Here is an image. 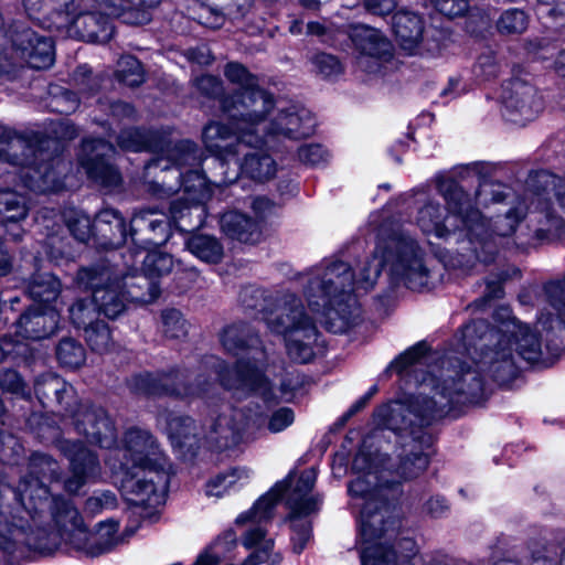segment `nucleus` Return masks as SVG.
Listing matches in <instances>:
<instances>
[{
	"mask_svg": "<svg viewBox=\"0 0 565 565\" xmlns=\"http://www.w3.org/2000/svg\"><path fill=\"white\" fill-rule=\"evenodd\" d=\"M94 230L98 231L105 242V248H115L126 238V225L122 216L114 209L102 210L94 221Z\"/></svg>",
	"mask_w": 565,
	"mask_h": 565,
	"instance_id": "obj_27",
	"label": "nucleus"
},
{
	"mask_svg": "<svg viewBox=\"0 0 565 565\" xmlns=\"http://www.w3.org/2000/svg\"><path fill=\"white\" fill-rule=\"evenodd\" d=\"M393 31L401 47L408 54H414L422 40V18L408 11H398L393 15Z\"/></svg>",
	"mask_w": 565,
	"mask_h": 565,
	"instance_id": "obj_26",
	"label": "nucleus"
},
{
	"mask_svg": "<svg viewBox=\"0 0 565 565\" xmlns=\"http://www.w3.org/2000/svg\"><path fill=\"white\" fill-rule=\"evenodd\" d=\"M313 71L321 75L323 78H337L343 72V66L340 61L327 53H318L311 60Z\"/></svg>",
	"mask_w": 565,
	"mask_h": 565,
	"instance_id": "obj_41",
	"label": "nucleus"
},
{
	"mask_svg": "<svg viewBox=\"0 0 565 565\" xmlns=\"http://www.w3.org/2000/svg\"><path fill=\"white\" fill-rule=\"evenodd\" d=\"M527 26V18L522 10L519 9H509L504 11L499 21H498V30L501 33H521Z\"/></svg>",
	"mask_w": 565,
	"mask_h": 565,
	"instance_id": "obj_42",
	"label": "nucleus"
},
{
	"mask_svg": "<svg viewBox=\"0 0 565 565\" xmlns=\"http://www.w3.org/2000/svg\"><path fill=\"white\" fill-rule=\"evenodd\" d=\"M195 85L207 97H218L223 90L222 82L213 75H203L196 78Z\"/></svg>",
	"mask_w": 565,
	"mask_h": 565,
	"instance_id": "obj_53",
	"label": "nucleus"
},
{
	"mask_svg": "<svg viewBox=\"0 0 565 565\" xmlns=\"http://www.w3.org/2000/svg\"><path fill=\"white\" fill-rule=\"evenodd\" d=\"M162 332L167 338L181 339L188 332L186 321L177 309H167L161 313Z\"/></svg>",
	"mask_w": 565,
	"mask_h": 565,
	"instance_id": "obj_39",
	"label": "nucleus"
},
{
	"mask_svg": "<svg viewBox=\"0 0 565 565\" xmlns=\"http://www.w3.org/2000/svg\"><path fill=\"white\" fill-rule=\"evenodd\" d=\"M87 10L82 9L67 13L77 14L73 23L81 31L82 38L85 41L96 43L108 42L113 36L109 17L102 13L87 12Z\"/></svg>",
	"mask_w": 565,
	"mask_h": 565,
	"instance_id": "obj_24",
	"label": "nucleus"
},
{
	"mask_svg": "<svg viewBox=\"0 0 565 565\" xmlns=\"http://www.w3.org/2000/svg\"><path fill=\"white\" fill-rule=\"evenodd\" d=\"M189 60L200 64L207 65L212 62L213 57L210 49L206 45H200L188 51Z\"/></svg>",
	"mask_w": 565,
	"mask_h": 565,
	"instance_id": "obj_57",
	"label": "nucleus"
},
{
	"mask_svg": "<svg viewBox=\"0 0 565 565\" xmlns=\"http://www.w3.org/2000/svg\"><path fill=\"white\" fill-rule=\"evenodd\" d=\"M253 210L259 218H265L275 212L276 205L267 198H256L253 201Z\"/></svg>",
	"mask_w": 565,
	"mask_h": 565,
	"instance_id": "obj_58",
	"label": "nucleus"
},
{
	"mask_svg": "<svg viewBox=\"0 0 565 565\" xmlns=\"http://www.w3.org/2000/svg\"><path fill=\"white\" fill-rule=\"evenodd\" d=\"M0 214H3L11 222L24 218L26 210L23 199L15 192L0 191Z\"/></svg>",
	"mask_w": 565,
	"mask_h": 565,
	"instance_id": "obj_37",
	"label": "nucleus"
},
{
	"mask_svg": "<svg viewBox=\"0 0 565 565\" xmlns=\"http://www.w3.org/2000/svg\"><path fill=\"white\" fill-rule=\"evenodd\" d=\"M61 447L70 460L72 475L65 481V489L68 492L76 493L86 483L100 480V462L97 456L82 441L65 440Z\"/></svg>",
	"mask_w": 565,
	"mask_h": 565,
	"instance_id": "obj_14",
	"label": "nucleus"
},
{
	"mask_svg": "<svg viewBox=\"0 0 565 565\" xmlns=\"http://www.w3.org/2000/svg\"><path fill=\"white\" fill-rule=\"evenodd\" d=\"M58 362L70 369H77L85 362V350L73 339L62 340L56 348Z\"/></svg>",
	"mask_w": 565,
	"mask_h": 565,
	"instance_id": "obj_34",
	"label": "nucleus"
},
{
	"mask_svg": "<svg viewBox=\"0 0 565 565\" xmlns=\"http://www.w3.org/2000/svg\"><path fill=\"white\" fill-rule=\"evenodd\" d=\"M299 160L309 166H318L327 160L328 152L320 145H305L298 150Z\"/></svg>",
	"mask_w": 565,
	"mask_h": 565,
	"instance_id": "obj_50",
	"label": "nucleus"
},
{
	"mask_svg": "<svg viewBox=\"0 0 565 565\" xmlns=\"http://www.w3.org/2000/svg\"><path fill=\"white\" fill-rule=\"evenodd\" d=\"M0 387L22 397H30L23 379L14 370H0Z\"/></svg>",
	"mask_w": 565,
	"mask_h": 565,
	"instance_id": "obj_44",
	"label": "nucleus"
},
{
	"mask_svg": "<svg viewBox=\"0 0 565 565\" xmlns=\"http://www.w3.org/2000/svg\"><path fill=\"white\" fill-rule=\"evenodd\" d=\"M171 467H128L113 473L120 482L124 498L134 505L156 508L164 503Z\"/></svg>",
	"mask_w": 565,
	"mask_h": 565,
	"instance_id": "obj_10",
	"label": "nucleus"
},
{
	"mask_svg": "<svg viewBox=\"0 0 565 565\" xmlns=\"http://www.w3.org/2000/svg\"><path fill=\"white\" fill-rule=\"evenodd\" d=\"M542 178L545 179V183L553 185L555 191L554 196L562 214H558L555 209L551 206V198L547 191L535 193L531 200L530 211L531 213L537 212L543 214L546 224V226H541L536 230V235L539 237L558 235L563 228L565 217V180H559L550 174H543Z\"/></svg>",
	"mask_w": 565,
	"mask_h": 565,
	"instance_id": "obj_18",
	"label": "nucleus"
},
{
	"mask_svg": "<svg viewBox=\"0 0 565 565\" xmlns=\"http://www.w3.org/2000/svg\"><path fill=\"white\" fill-rule=\"evenodd\" d=\"M502 61L491 50L483 52L473 66V74L480 81L495 78L502 71Z\"/></svg>",
	"mask_w": 565,
	"mask_h": 565,
	"instance_id": "obj_36",
	"label": "nucleus"
},
{
	"mask_svg": "<svg viewBox=\"0 0 565 565\" xmlns=\"http://www.w3.org/2000/svg\"><path fill=\"white\" fill-rule=\"evenodd\" d=\"M73 323L84 328L85 339L93 351L105 353L113 345L110 330L104 321H95V310H90L83 300H78L70 308Z\"/></svg>",
	"mask_w": 565,
	"mask_h": 565,
	"instance_id": "obj_22",
	"label": "nucleus"
},
{
	"mask_svg": "<svg viewBox=\"0 0 565 565\" xmlns=\"http://www.w3.org/2000/svg\"><path fill=\"white\" fill-rule=\"evenodd\" d=\"M22 36H19L17 39V44L21 45L24 41V38L25 40L28 41L29 43V46L28 47H21V53H22V57H25V55L28 54L29 57L32 56V53H33V47H32V43H31V40H32V35H33V32L31 30H26L23 34H21Z\"/></svg>",
	"mask_w": 565,
	"mask_h": 565,
	"instance_id": "obj_63",
	"label": "nucleus"
},
{
	"mask_svg": "<svg viewBox=\"0 0 565 565\" xmlns=\"http://www.w3.org/2000/svg\"><path fill=\"white\" fill-rule=\"evenodd\" d=\"M62 543L64 542L61 527H57V531L38 530V556L54 554Z\"/></svg>",
	"mask_w": 565,
	"mask_h": 565,
	"instance_id": "obj_43",
	"label": "nucleus"
},
{
	"mask_svg": "<svg viewBox=\"0 0 565 565\" xmlns=\"http://www.w3.org/2000/svg\"><path fill=\"white\" fill-rule=\"evenodd\" d=\"M35 317V311L30 307L25 312H23L20 319L17 322V337L21 340L33 341V335L35 333V323L33 318Z\"/></svg>",
	"mask_w": 565,
	"mask_h": 565,
	"instance_id": "obj_51",
	"label": "nucleus"
},
{
	"mask_svg": "<svg viewBox=\"0 0 565 565\" xmlns=\"http://www.w3.org/2000/svg\"><path fill=\"white\" fill-rule=\"evenodd\" d=\"M236 543L234 532H226L218 536L211 545L202 551L193 565H217Z\"/></svg>",
	"mask_w": 565,
	"mask_h": 565,
	"instance_id": "obj_31",
	"label": "nucleus"
},
{
	"mask_svg": "<svg viewBox=\"0 0 565 565\" xmlns=\"http://www.w3.org/2000/svg\"><path fill=\"white\" fill-rule=\"evenodd\" d=\"M119 525L116 521L108 520L99 522L92 534L90 557L99 556L110 552L119 542Z\"/></svg>",
	"mask_w": 565,
	"mask_h": 565,
	"instance_id": "obj_29",
	"label": "nucleus"
},
{
	"mask_svg": "<svg viewBox=\"0 0 565 565\" xmlns=\"http://www.w3.org/2000/svg\"><path fill=\"white\" fill-rule=\"evenodd\" d=\"M377 391L379 388L376 385L371 386L363 396H361L356 402H354L351 405L348 412L343 415V420H348L349 418L358 414L360 411H362L369 404L372 397L377 393Z\"/></svg>",
	"mask_w": 565,
	"mask_h": 565,
	"instance_id": "obj_55",
	"label": "nucleus"
},
{
	"mask_svg": "<svg viewBox=\"0 0 565 565\" xmlns=\"http://www.w3.org/2000/svg\"><path fill=\"white\" fill-rule=\"evenodd\" d=\"M466 92L465 85H462L459 77H450L447 86L440 92V96L447 100L459 97Z\"/></svg>",
	"mask_w": 565,
	"mask_h": 565,
	"instance_id": "obj_56",
	"label": "nucleus"
},
{
	"mask_svg": "<svg viewBox=\"0 0 565 565\" xmlns=\"http://www.w3.org/2000/svg\"><path fill=\"white\" fill-rule=\"evenodd\" d=\"M58 463L49 455L38 454V476L55 479L58 477Z\"/></svg>",
	"mask_w": 565,
	"mask_h": 565,
	"instance_id": "obj_54",
	"label": "nucleus"
},
{
	"mask_svg": "<svg viewBox=\"0 0 565 565\" xmlns=\"http://www.w3.org/2000/svg\"><path fill=\"white\" fill-rule=\"evenodd\" d=\"M243 114L241 140L243 147L269 145L281 138L298 140L311 136L316 119L306 107L287 102H275L268 92H256L235 109Z\"/></svg>",
	"mask_w": 565,
	"mask_h": 565,
	"instance_id": "obj_6",
	"label": "nucleus"
},
{
	"mask_svg": "<svg viewBox=\"0 0 565 565\" xmlns=\"http://www.w3.org/2000/svg\"><path fill=\"white\" fill-rule=\"evenodd\" d=\"M61 291V284L51 274L38 275V319L42 318L47 327L38 333V338H45L52 334L58 324L57 299ZM40 321L38 320V324Z\"/></svg>",
	"mask_w": 565,
	"mask_h": 565,
	"instance_id": "obj_23",
	"label": "nucleus"
},
{
	"mask_svg": "<svg viewBox=\"0 0 565 565\" xmlns=\"http://www.w3.org/2000/svg\"><path fill=\"white\" fill-rule=\"evenodd\" d=\"M224 75L228 82L237 86V90L233 95L221 99L222 110L228 117L227 126H233L244 117L243 114H235L234 109L245 104L256 92L265 90L258 86L256 77L238 63H228L225 66Z\"/></svg>",
	"mask_w": 565,
	"mask_h": 565,
	"instance_id": "obj_19",
	"label": "nucleus"
},
{
	"mask_svg": "<svg viewBox=\"0 0 565 565\" xmlns=\"http://www.w3.org/2000/svg\"><path fill=\"white\" fill-rule=\"evenodd\" d=\"M253 477V471L246 467L232 468L212 478L205 487L209 497L221 498L230 491H235L247 484Z\"/></svg>",
	"mask_w": 565,
	"mask_h": 565,
	"instance_id": "obj_28",
	"label": "nucleus"
},
{
	"mask_svg": "<svg viewBox=\"0 0 565 565\" xmlns=\"http://www.w3.org/2000/svg\"><path fill=\"white\" fill-rule=\"evenodd\" d=\"M370 11L376 14H386L393 11L396 0H365Z\"/></svg>",
	"mask_w": 565,
	"mask_h": 565,
	"instance_id": "obj_60",
	"label": "nucleus"
},
{
	"mask_svg": "<svg viewBox=\"0 0 565 565\" xmlns=\"http://www.w3.org/2000/svg\"><path fill=\"white\" fill-rule=\"evenodd\" d=\"M152 139V134L136 128L122 130L117 138L120 148L130 151L151 149L153 147Z\"/></svg>",
	"mask_w": 565,
	"mask_h": 565,
	"instance_id": "obj_35",
	"label": "nucleus"
},
{
	"mask_svg": "<svg viewBox=\"0 0 565 565\" xmlns=\"http://www.w3.org/2000/svg\"><path fill=\"white\" fill-rule=\"evenodd\" d=\"M221 227L225 235L242 243L255 244L262 237L260 222L237 211L224 213Z\"/></svg>",
	"mask_w": 565,
	"mask_h": 565,
	"instance_id": "obj_25",
	"label": "nucleus"
},
{
	"mask_svg": "<svg viewBox=\"0 0 565 565\" xmlns=\"http://www.w3.org/2000/svg\"><path fill=\"white\" fill-rule=\"evenodd\" d=\"M185 245L191 254L206 263H218L223 257L222 244L211 235H192Z\"/></svg>",
	"mask_w": 565,
	"mask_h": 565,
	"instance_id": "obj_30",
	"label": "nucleus"
},
{
	"mask_svg": "<svg viewBox=\"0 0 565 565\" xmlns=\"http://www.w3.org/2000/svg\"><path fill=\"white\" fill-rule=\"evenodd\" d=\"M117 504L115 493L103 491L89 497L85 503V510L90 514H98L104 510L113 509Z\"/></svg>",
	"mask_w": 565,
	"mask_h": 565,
	"instance_id": "obj_45",
	"label": "nucleus"
},
{
	"mask_svg": "<svg viewBox=\"0 0 565 565\" xmlns=\"http://www.w3.org/2000/svg\"><path fill=\"white\" fill-rule=\"evenodd\" d=\"M435 8L449 18L463 14L468 10V0H431Z\"/></svg>",
	"mask_w": 565,
	"mask_h": 565,
	"instance_id": "obj_52",
	"label": "nucleus"
},
{
	"mask_svg": "<svg viewBox=\"0 0 565 565\" xmlns=\"http://www.w3.org/2000/svg\"><path fill=\"white\" fill-rule=\"evenodd\" d=\"M425 509L431 516L438 518L448 510V504L444 498L434 497L426 502Z\"/></svg>",
	"mask_w": 565,
	"mask_h": 565,
	"instance_id": "obj_59",
	"label": "nucleus"
},
{
	"mask_svg": "<svg viewBox=\"0 0 565 565\" xmlns=\"http://www.w3.org/2000/svg\"><path fill=\"white\" fill-rule=\"evenodd\" d=\"M110 113L118 118H132L135 109L131 105L122 102H116L110 105Z\"/></svg>",
	"mask_w": 565,
	"mask_h": 565,
	"instance_id": "obj_61",
	"label": "nucleus"
},
{
	"mask_svg": "<svg viewBox=\"0 0 565 565\" xmlns=\"http://www.w3.org/2000/svg\"><path fill=\"white\" fill-rule=\"evenodd\" d=\"M18 500L21 505L28 511L31 518H33V513L35 510V504L33 502V492L28 487L24 489H20L18 493Z\"/></svg>",
	"mask_w": 565,
	"mask_h": 565,
	"instance_id": "obj_62",
	"label": "nucleus"
},
{
	"mask_svg": "<svg viewBox=\"0 0 565 565\" xmlns=\"http://www.w3.org/2000/svg\"><path fill=\"white\" fill-rule=\"evenodd\" d=\"M114 151L109 141L89 139L83 142L79 158L81 166L85 169L88 178L109 189L117 188L121 181L117 169L106 161V157Z\"/></svg>",
	"mask_w": 565,
	"mask_h": 565,
	"instance_id": "obj_15",
	"label": "nucleus"
},
{
	"mask_svg": "<svg viewBox=\"0 0 565 565\" xmlns=\"http://www.w3.org/2000/svg\"><path fill=\"white\" fill-rule=\"evenodd\" d=\"M21 451L18 440L10 434H0V460L4 463H15Z\"/></svg>",
	"mask_w": 565,
	"mask_h": 565,
	"instance_id": "obj_47",
	"label": "nucleus"
},
{
	"mask_svg": "<svg viewBox=\"0 0 565 565\" xmlns=\"http://www.w3.org/2000/svg\"><path fill=\"white\" fill-rule=\"evenodd\" d=\"M565 326H463L457 334L458 345L476 364V370L441 359L419 382L417 395L393 401L377 407L373 420L379 427L396 435L394 459L386 458L374 448L373 437L363 439L354 456L352 470L355 478L348 492L351 507L358 513L362 565H441L418 557V546L411 537H398L388 545L385 536L397 523L393 516L386 491L390 486L419 477L429 465L434 437L428 426L460 405L479 404L483 394L480 373L500 384L512 380L519 361L536 363L542 356V335L561 332Z\"/></svg>",
	"mask_w": 565,
	"mask_h": 565,
	"instance_id": "obj_1",
	"label": "nucleus"
},
{
	"mask_svg": "<svg viewBox=\"0 0 565 565\" xmlns=\"http://www.w3.org/2000/svg\"><path fill=\"white\" fill-rule=\"evenodd\" d=\"M135 284L130 274L122 278V284L118 279L113 280L111 270L105 265L82 268L76 276L77 287L92 291V301L82 300L90 310L99 311L110 319L124 312L128 300L138 302L129 295L130 290L141 291Z\"/></svg>",
	"mask_w": 565,
	"mask_h": 565,
	"instance_id": "obj_9",
	"label": "nucleus"
},
{
	"mask_svg": "<svg viewBox=\"0 0 565 565\" xmlns=\"http://www.w3.org/2000/svg\"><path fill=\"white\" fill-rule=\"evenodd\" d=\"M106 7L110 8V14H118V12L126 8V0H99ZM97 0H71L65 2L66 12H75L76 10L93 8Z\"/></svg>",
	"mask_w": 565,
	"mask_h": 565,
	"instance_id": "obj_48",
	"label": "nucleus"
},
{
	"mask_svg": "<svg viewBox=\"0 0 565 565\" xmlns=\"http://www.w3.org/2000/svg\"><path fill=\"white\" fill-rule=\"evenodd\" d=\"M509 193L510 192L507 186L495 182L481 183L478 190L476 191L473 198L466 192V195L470 199L471 210L473 212H478L482 221L486 223L488 233L484 234V237H487L488 239L497 236V223L500 218L502 220V222L501 224H499V226H504L508 223V221L504 220L507 214H511L513 218L518 220L516 227L525 216V207L523 206L522 203L518 204L516 206L510 207L502 215H497L494 220H487L482 215L480 211L481 209H489L494 204L502 203L509 196Z\"/></svg>",
	"mask_w": 565,
	"mask_h": 565,
	"instance_id": "obj_16",
	"label": "nucleus"
},
{
	"mask_svg": "<svg viewBox=\"0 0 565 565\" xmlns=\"http://www.w3.org/2000/svg\"><path fill=\"white\" fill-rule=\"evenodd\" d=\"M64 218L68 231L77 241L86 242L89 239L94 224H92L88 215L72 210L65 214Z\"/></svg>",
	"mask_w": 565,
	"mask_h": 565,
	"instance_id": "obj_38",
	"label": "nucleus"
},
{
	"mask_svg": "<svg viewBox=\"0 0 565 565\" xmlns=\"http://www.w3.org/2000/svg\"><path fill=\"white\" fill-rule=\"evenodd\" d=\"M202 140L206 150L214 156L213 161L223 170V177L220 180H207L199 171L183 173V166H194L198 160L196 146L190 140H182L168 150L167 160L177 166L170 173L177 179L182 178V195L171 203L170 217L156 209H146L131 218L134 232L148 228L153 233V237L149 238L153 245H160L169 238L172 225L189 232L203 224V203L211 198V184L232 183L241 172L263 182L277 172L275 160L264 151L269 145L243 147L238 125L212 121L204 127Z\"/></svg>",
	"mask_w": 565,
	"mask_h": 565,
	"instance_id": "obj_3",
	"label": "nucleus"
},
{
	"mask_svg": "<svg viewBox=\"0 0 565 565\" xmlns=\"http://www.w3.org/2000/svg\"><path fill=\"white\" fill-rule=\"evenodd\" d=\"M224 349L228 352L237 354L239 351L247 349L252 353L248 360H239L234 370L228 371L223 363L216 358H209L206 364L211 365L213 374L217 376L222 385L243 395L249 392L259 394L265 401L282 398L285 393L281 392L277 396L263 374V366L266 360L265 352L258 348L260 343L257 337L250 334V329L245 323H236L224 329L221 338Z\"/></svg>",
	"mask_w": 565,
	"mask_h": 565,
	"instance_id": "obj_8",
	"label": "nucleus"
},
{
	"mask_svg": "<svg viewBox=\"0 0 565 565\" xmlns=\"http://www.w3.org/2000/svg\"><path fill=\"white\" fill-rule=\"evenodd\" d=\"M185 375L180 372L171 374L153 375L141 373L131 377L128 382L130 390L137 394L159 395L171 394L182 397H209L212 383L207 379H196L195 385H184Z\"/></svg>",
	"mask_w": 565,
	"mask_h": 565,
	"instance_id": "obj_11",
	"label": "nucleus"
},
{
	"mask_svg": "<svg viewBox=\"0 0 565 565\" xmlns=\"http://www.w3.org/2000/svg\"><path fill=\"white\" fill-rule=\"evenodd\" d=\"M141 254V250L131 252L130 256L134 259V266L139 263L137 258L140 257ZM140 263L142 265V274L130 275V277L136 282L135 285L138 289L147 288V292L130 290L129 295L134 300L140 303H147L154 301L160 294L159 286L151 279L169 274L173 268L174 262L171 255L153 249L148 250Z\"/></svg>",
	"mask_w": 565,
	"mask_h": 565,
	"instance_id": "obj_12",
	"label": "nucleus"
},
{
	"mask_svg": "<svg viewBox=\"0 0 565 565\" xmlns=\"http://www.w3.org/2000/svg\"><path fill=\"white\" fill-rule=\"evenodd\" d=\"M11 268V262L7 254V252L3 250L2 244L0 243V276H4L10 271Z\"/></svg>",
	"mask_w": 565,
	"mask_h": 565,
	"instance_id": "obj_64",
	"label": "nucleus"
},
{
	"mask_svg": "<svg viewBox=\"0 0 565 565\" xmlns=\"http://www.w3.org/2000/svg\"><path fill=\"white\" fill-rule=\"evenodd\" d=\"M295 420V414L289 407H280L271 413L268 418L267 429L273 434H278L288 428Z\"/></svg>",
	"mask_w": 565,
	"mask_h": 565,
	"instance_id": "obj_46",
	"label": "nucleus"
},
{
	"mask_svg": "<svg viewBox=\"0 0 565 565\" xmlns=\"http://www.w3.org/2000/svg\"><path fill=\"white\" fill-rule=\"evenodd\" d=\"M62 166L63 162L60 158H54L49 163L38 166V173H41V180H38V191L56 192L64 188Z\"/></svg>",
	"mask_w": 565,
	"mask_h": 565,
	"instance_id": "obj_32",
	"label": "nucleus"
},
{
	"mask_svg": "<svg viewBox=\"0 0 565 565\" xmlns=\"http://www.w3.org/2000/svg\"><path fill=\"white\" fill-rule=\"evenodd\" d=\"M355 45L360 51L358 66L366 73L380 71L381 63L392 56V45L383 34L372 28L363 26L355 34Z\"/></svg>",
	"mask_w": 565,
	"mask_h": 565,
	"instance_id": "obj_20",
	"label": "nucleus"
},
{
	"mask_svg": "<svg viewBox=\"0 0 565 565\" xmlns=\"http://www.w3.org/2000/svg\"><path fill=\"white\" fill-rule=\"evenodd\" d=\"M53 519L55 525L62 530L65 546L70 551L90 557V530L74 504L67 500H56Z\"/></svg>",
	"mask_w": 565,
	"mask_h": 565,
	"instance_id": "obj_13",
	"label": "nucleus"
},
{
	"mask_svg": "<svg viewBox=\"0 0 565 565\" xmlns=\"http://www.w3.org/2000/svg\"><path fill=\"white\" fill-rule=\"evenodd\" d=\"M427 352V347L424 342H419L399 354L391 364L387 370L397 374H403L415 365Z\"/></svg>",
	"mask_w": 565,
	"mask_h": 565,
	"instance_id": "obj_40",
	"label": "nucleus"
},
{
	"mask_svg": "<svg viewBox=\"0 0 565 565\" xmlns=\"http://www.w3.org/2000/svg\"><path fill=\"white\" fill-rule=\"evenodd\" d=\"M502 103L510 121L524 125L533 120L543 109V102L536 89L520 79L510 82L502 93Z\"/></svg>",
	"mask_w": 565,
	"mask_h": 565,
	"instance_id": "obj_17",
	"label": "nucleus"
},
{
	"mask_svg": "<svg viewBox=\"0 0 565 565\" xmlns=\"http://www.w3.org/2000/svg\"><path fill=\"white\" fill-rule=\"evenodd\" d=\"M116 76L119 82L135 87L145 81L143 70L139 61L130 55L121 56L118 61Z\"/></svg>",
	"mask_w": 565,
	"mask_h": 565,
	"instance_id": "obj_33",
	"label": "nucleus"
},
{
	"mask_svg": "<svg viewBox=\"0 0 565 565\" xmlns=\"http://www.w3.org/2000/svg\"><path fill=\"white\" fill-rule=\"evenodd\" d=\"M40 395L47 399L53 396L66 412H70L76 431L84 435L89 443L110 448L105 463L111 473L128 470V467H171L153 436L145 429H128L121 445L113 448L116 444V429L104 408L81 403L73 411V404H76L75 391L61 377L50 375L42 382L38 380V399Z\"/></svg>",
	"mask_w": 565,
	"mask_h": 565,
	"instance_id": "obj_5",
	"label": "nucleus"
},
{
	"mask_svg": "<svg viewBox=\"0 0 565 565\" xmlns=\"http://www.w3.org/2000/svg\"><path fill=\"white\" fill-rule=\"evenodd\" d=\"M34 132H18L0 126V159L12 166L32 167L35 157Z\"/></svg>",
	"mask_w": 565,
	"mask_h": 565,
	"instance_id": "obj_21",
	"label": "nucleus"
},
{
	"mask_svg": "<svg viewBox=\"0 0 565 565\" xmlns=\"http://www.w3.org/2000/svg\"><path fill=\"white\" fill-rule=\"evenodd\" d=\"M377 243L354 278L351 266L337 258H324L297 276L302 297L312 317H308L300 299L287 289L267 295L248 286L239 300L247 310L262 315L268 329L284 337L287 354L298 363H308L316 354L319 333L315 320L334 333H343L360 317L353 291H367L375 285L381 268L395 286L423 290L430 282L426 253L398 221L385 220L377 226Z\"/></svg>",
	"mask_w": 565,
	"mask_h": 565,
	"instance_id": "obj_2",
	"label": "nucleus"
},
{
	"mask_svg": "<svg viewBox=\"0 0 565 565\" xmlns=\"http://www.w3.org/2000/svg\"><path fill=\"white\" fill-rule=\"evenodd\" d=\"M54 61L55 50L52 39L38 36V71L50 68Z\"/></svg>",
	"mask_w": 565,
	"mask_h": 565,
	"instance_id": "obj_49",
	"label": "nucleus"
},
{
	"mask_svg": "<svg viewBox=\"0 0 565 565\" xmlns=\"http://www.w3.org/2000/svg\"><path fill=\"white\" fill-rule=\"evenodd\" d=\"M436 189L444 198L443 205L435 196L419 194L415 200L417 213L415 223L427 237L459 245L450 265L465 271L479 270V267L493 263L501 249L510 245L516 231V218L511 214L504 217L508 223L499 226L495 237L487 238L486 223L478 212L471 210L470 199L462 186L451 177L439 174L435 179Z\"/></svg>",
	"mask_w": 565,
	"mask_h": 565,
	"instance_id": "obj_4",
	"label": "nucleus"
},
{
	"mask_svg": "<svg viewBox=\"0 0 565 565\" xmlns=\"http://www.w3.org/2000/svg\"><path fill=\"white\" fill-rule=\"evenodd\" d=\"M213 414L216 416H211L209 428L201 437L191 417L180 415L167 417L166 429L171 445L184 454L192 452L201 441L217 449L228 448L237 445L244 433L258 427L260 422L259 407L253 409L247 405L236 408L228 403H222Z\"/></svg>",
	"mask_w": 565,
	"mask_h": 565,
	"instance_id": "obj_7",
	"label": "nucleus"
}]
</instances>
